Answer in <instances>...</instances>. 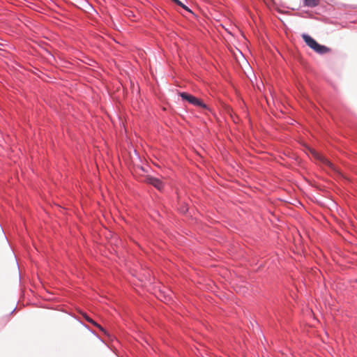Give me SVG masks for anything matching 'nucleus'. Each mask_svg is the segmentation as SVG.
<instances>
[{
    "label": "nucleus",
    "mask_w": 357,
    "mask_h": 357,
    "mask_svg": "<svg viewBox=\"0 0 357 357\" xmlns=\"http://www.w3.org/2000/svg\"><path fill=\"white\" fill-rule=\"evenodd\" d=\"M146 182L150 185H152L158 190H162L163 189L164 185L162 181L159 178L152 176H148L146 178Z\"/></svg>",
    "instance_id": "obj_3"
},
{
    "label": "nucleus",
    "mask_w": 357,
    "mask_h": 357,
    "mask_svg": "<svg viewBox=\"0 0 357 357\" xmlns=\"http://www.w3.org/2000/svg\"><path fill=\"white\" fill-rule=\"evenodd\" d=\"M311 153L315 158L320 160L323 164L327 165L331 169H334L333 165L327 158H326L324 155H321L320 153H319L318 152H317L314 150H312L311 151Z\"/></svg>",
    "instance_id": "obj_4"
},
{
    "label": "nucleus",
    "mask_w": 357,
    "mask_h": 357,
    "mask_svg": "<svg viewBox=\"0 0 357 357\" xmlns=\"http://www.w3.org/2000/svg\"><path fill=\"white\" fill-rule=\"evenodd\" d=\"M302 38L305 43L318 54H324L330 52V48L319 44L314 39L307 34H303Z\"/></svg>",
    "instance_id": "obj_1"
},
{
    "label": "nucleus",
    "mask_w": 357,
    "mask_h": 357,
    "mask_svg": "<svg viewBox=\"0 0 357 357\" xmlns=\"http://www.w3.org/2000/svg\"><path fill=\"white\" fill-rule=\"evenodd\" d=\"M83 316L88 322L93 324L94 326L99 328L102 331L105 332L104 329L99 324H98L96 322H95L93 319H91L89 317H88L86 314H83Z\"/></svg>",
    "instance_id": "obj_6"
},
{
    "label": "nucleus",
    "mask_w": 357,
    "mask_h": 357,
    "mask_svg": "<svg viewBox=\"0 0 357 357\" xmlns=\"http://www.w3.org/2000/svg\"><path fill=\"white\" fill-rule=\"evenodd\" d=\"M176 4L180 6L187 10H190L184 4H183L179 0H172Z\"/></svg>",
    "instance_id": "obj_7"
},
{
    "label": "nucleus",
    "mask_w": 357,
    "mask_h": 357,
    "mask_svg": "<svg viewBox=\"0 0 357 357\" xmlns=\"http://www.w3.org/2000/svg\"><path fill=\"white\" fill-rule=\"evenodd\" d=\"M305 5L308 7H315L319 4V0H304Z\"/></svg>",
    "instance_id": "obj_5"
},
{
    "label": "nucleus",
    "mask_w": 357,
    "mask_h": 357,
    "mask_svg": "<svg viewBox=\"0 0 357 357\" xmlns=\"http://www.w3.org/2000/svg\"><path fill=\"white\" fill-rule=\"evenodd\" d=\"M179 96L182 98L183 100L188 101L189 103L202 107L204 109H206L207 106L205 105L200 99L188 93L185 92L179 93Z\"/></svg>",
    "instance_id": "obj_2"
}]
</instances>
